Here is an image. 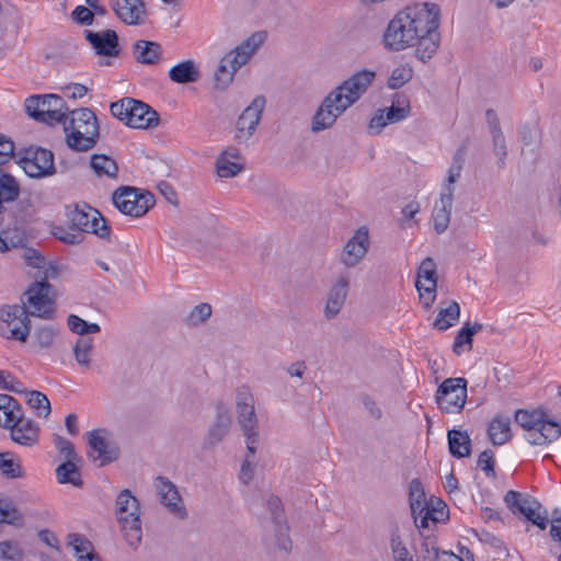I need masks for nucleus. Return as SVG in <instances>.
Wrapping results in <instances>:
<instances>
[{"label": "nucleus", "mask_w": 561, "mask_h": 561, "mask_svg": "<svg viewBox=\"0 0 561 561\" xmlns=\"http://www.w3.org/2000/svg\"><path fill=\"white\" fill-rule=\"evenodd\" d=\"M440 9L435 3L423 2L407 7L388 23L383 45L391 51H401L416 45L415 56L426 62L439 47Z\"/></svg>", "instance_id": "nucleus-1"}, {"label": "nucleus", "mask_w": 561, "mask_h": 561, "mask_svg": "<svg viewBox=\"0 0 561 561\" xmlns=\"http://www.w3.org/2000/svg\"><path fill=\"white\" fill-rule=\"evenodd\" d=\"M375 78V71L363 69L353 73L332 90L323 99L312 117V131L318 133L330 128L340 115L360 99Z\"/></svg>", "instance_id": "nucleus-2"}, {"label": "nucleus", "mask_w": 561, "mask_h": 561, "mask_svg": "<svg viewBox=\"0 0 561 561\" xmlns=\"http://www.w3.org/2000/svg\"><path fill=\"white\" fill-rule=\"evenodd\" d=\"M265 39V32H255L236 48L227 53L220 59L215 71V89L219 91L226 90L233 81L236 72L250 61Z\"/></svg>", "instance_id": "nucleus-3"}, {"label": "nucleus", "mask_w": 561, "mask_h": 561, "mask_svg": "<svg viewBox=\"0 0 561 561\" xmlns=\"http://www.w3.org/2000/svg\"><path fill=\"white\" fill-rule=\"evenodd\" d=\"M70 119L65 121L66 142L75 151H89L100 138V127L94 112L88 107L69 110Z\"/></svg>", "instance_id": "nucleus-4"}, {"label": "nucleus", "mask_w": 561, "mask_h": 561, "mask_svg": "<svg viewBox=\"0 0 561 561\" xmlns=\"http://www.w3.org/2000/svg\"><path fill=\"white\" fill-rule=\"evenodd\" d=\"M515 422L526 431L525 439L535 446H543L557 440L561 435L559 422L549 419L542 408L519 409L515 412Z\"/></svg>", "instance_id": "nucleus-5"}, {"label": "nucleus", "mask_w": 561, "mask_h": 561, "mask_svg": "<svg viewBox=\"0 0 561 561\" xmlns=\"http://www.w3.org/2000/svg\"><path fill=\"white\" fill-rule=\"evenodd\" d=\"M465 163V148H459L454 154L451 165L447 171L446 182L439 197V204H436L433 210L434 230L440 234L445 232L450 222L451 208L454 203V184L461 175Z\"/></svg>", "instance_id": "nucleus-6"}, {"label": "nucleus", "mask_w": 561, "mask_h": 561, "mask_svg": "<svg viewBox=\"0 0 561 561\" xmlns=\"http://www.w3.org/2000/svg\"><path fill=\"white\" fill-rule=\"evenodd\" d=\"M116 516L128 546L137 548L141 541V520L138 500L125 489L116 497Z\"/></svg>", "instance_id": "nucleus-7"}, {"label": "nucleus", "mask_w": 561, "mask_h": 561, "mask_svg": "<svg viewBox=\"0 0 561 561\" xmlns=\"http://www.w3.org/2000/svg\"><path fill=\"white\" fill-rule=\"evenodd\" d=\"M26 114L38 122L54 125L65 124L68 119L69 107L64 99L57 94H35L25 100Z\"/></svg>", "instance_id": "nucleus-8"}, {"label": "nucleus", "mask_w": 561, "mask_h": 561, "mask_svg": "<svg viewBox=\"0 0 561 561\" xmlns=\"http://www.w3.org/2000/svg\"><path fill=\"white\" fill-rule=\"evenodd\" d=\"M56 298L57 291L49 282H33L22 295L20 306H25L31 316L53 320Z\"/></svg>", "instance_id": "nucleus-9"}, {"label": "nucleus", "mask_w": 561, "mask_h": 561, "mask_svg": "<svg viewBox=\"0 0 561 561\" xmlns=\"http://www.w3.org/2000/svg\"><path fill=\"white\" fill-rule=\"evenodd\" d=\"M30 316L25 306H3L0 308V335L8 340L26 342L32 328Z\"/></svg>", "instance_id": "nucleus-10"}, {"label": "nucleus", "mask_w": 561, "mask_h": 561, "mask_svg": "<svg viewBox=\"0 0 561 561\" xmlns=\"http://www.w3.org/2000/svg\"><path fill=\"white\" fill-rule=\"evenodd\" d=\"M113 204L124 215L142 217L156 203L154 195L133 186H121L112 196Z\"/></svg>", "instance_id": "nucleus-11"}, {"label": "nucleus", "mask_w": 561, "mask_h": 561, "mask_svg": "<svg viewBox=\"0 0 561 561\" xmlns=\"http://www.w3.org/2000/svg\"><path fill=\"white\" fill-rule=\"evenodd\" d=\"M238 423L245 436L247 449L250 455L256 451L259 443L257 419L254 410V399L248 389H240L237 393Z\"/></svg>", "instance_id": "nucleus-12"}, {"label": "nucleus", "mask_w": 561, "mask_h": 561, "mask_svg": "<svg viewBox=\"0 0 561 561\" xmlns=\"http://www.w3.org/2000/svg\"><path fill=\"white\" fill-rule=\"evenodd\" d=\"M53 151L42 147L24 148L20 152V164L27 176L43 179L56 173Z\"/></svg>", "instance_id": "nucleus-13"}, {"label": "nucleus", "mask_w": 561, "mask_h": 561, "mask_svg": "<svg viewBox=\"0 0 561 561\" xmlns=\"http://www.w3.org/2000/svg\"><path fill=\"white\" fill-rule=\"evenodd\" d=\"M467 399V380L462 377L447 378L436 391L438 408L446 413H459Z\"/></svg>", "instance_id": "nucleus-14"}, {"label": "nucleus", "mask_w": 561, "mask_h": 561, "mask_svg": "<svg viewBox=\"0 0 561 561\" xmlns=\"http://www.w3.org/2000/svg\"><path fill=\"white\" fill-rule=\"evenodd\" d=\"M504 502L514 514L518 513L524 515L527 520L542 530L547 528L548 517L546 514L541 515V504L536 499L510 490L504 495Z\"/></svg>", "instance_id": "nucleus-15"}, {"label": "nucleus", "mask_w": 561, "mask_h": 561, "mask_svg": "<svg viewBox=\"0 0 561 561\" xmlns=\"http://www.w3.org/2000/svg\"><path fill=\"white\" fill-rule=\"evenodd\" d=\"M129 104H133L134 112L131 117L128 118V127L150 129L159 125L160 117L158 112L147 103L133 98H123L122 100L113 102L111 104V113L116 112L117 114H122L123 106H129Z\"/></svg>", "instance_id": "nucleus-16"}, {"label": "nucleus", "mask_w": 561, "mask_h": 561, "mask_svg": "<svg viewBox=\"0 0 561 561\" xmlns=\"http://www.w3.org/2000/svg\"><path fill=\"white\" fill-rule=\"evenodd\" d=\"M160 501L168 510L179 518H187V511L183 505L178 488L164 477H157L154 482Z\"/></svg>", "instance_id": "nucleus-17"}, {"label": "nucleus", "mask_w": 561, "mask_h": 561, "mask_svg": "<svg viewBox=\"0 0 561 561\" xmlns=\"http://www.w3.org/2000/svg\"><path fill=\"white\" fill-rule=\"evenodd\" d=\"M84 37L98 55L117 57L119 55L118 35L114 30L94 32L84 30Z\"/></svg>", "instance_id": "nucleus-18"}, {"label": "nucleus", "mask_w": 561, "mask_h": 561, "mask_svg": "<svg viewBox=\"0 0 561 561\" xmlns=\"http://www.w3.org/2000/svg\"><path fill=\"white\" fill-rule=\"evenodd\" d=\"M369 247L368 230L359 228L347 241L341 254V262L346 267L355 266L367 253Z\"/></svg>", "instance_id": "nucleus-19"}, {"label": "nucleus", "mask_w": 561, "mask_h": 561, "mask_svg": "<svg viewBox=\"0 0 561 561\" xmlns=\"http://www.w3.org/2000/svg\"><path fill=\"white\" fill-rule=\"evenodd\" d=\"M348 287L350 278L346 274L339 275L332 284L324 307V316L328 320L335 318L342 310L347 297Z\"/></svg>", "instance_id": "nucleus-20"}, {"label": "nucleus", "mask_w": 561, "mask_h": 561, "mask_svg": "<svg viewBox=\"0 0 561 561\" xmlns=\"http://www.w3.org/2000/svg\"><path fill=\"white\" fill-rule=\"evenodd\" d=\"M5 430L10 431V438L22 446H32L38 439V426L31 420L25 419L24 413L13 420Z\"/></svg>", "instance_id": "nucleus-21"}, {"label": "nucleus", "mask_w": 561, "mask_h": 561, "mask_svg": "<svg viewBox=\"0 0 561 561\" xmlns=\"http://www.w3.org/2000/svg\"><path fill=\"white\" fill-rule=\"evenodd\" d=\"M265 104V98L263 95H257L253 99L251 104L244 108L237 121V139L241 138V134L244 130L248 131V136H251L255 131Z\"/></svg>", "instance_id": "nucleus-22"}, {"label": "nucleus", "mask_w": 561, "mask_h": 561, "mask_svg": "<svg viewBox=\"0 0 561 561\" xmlns=\"http://www.w3.org/2000/svg\"><path fill=\"white\" fill-rule=\"evenodd\" d=\"M111 7L117 18L127 25L140 24L141 16L146 13L144 0H112Z\"/></svg>", "instance_id": "nucleus-23"}, {"label": "nucleus", "mask_w": 561, "mask_h": 561, "mask_svg": "<svg viewBox=\"0 0 561 561\" xmlns=\"http://www.w3.org/2000/svg\"><path fill=\"white\" fill-rule=\"evenodd\" d=\"M88 444L90 448L98 454L93 460H100V466L108 465L119 457V448L113 442L100 436L98 431L88 433Z\"/></svg>", "instance_id": "nucleus-24"}, {"label": "nucleus", "mask_w": 561, "mask_h": 561, "mask_svg": "<svg viewBox=\"0 0 561 561\" xmlns=\"http://www.w3.org/2000/svg\"><path fill=\"white\" fill-rule=\"evenodd\" d=\"M133 55L137 62L156 65L162 56V46L152 41L139 39L133 44Z\"/></svg>", "instance_id": "nucleus-25"}, {"label": "nucleus", "mask_w": 561, "mask_h": 561, "mask_svg": "<svg viewBox=\"0 0 561 561\" xmlns=\"http://www.w3.org/2000/svg\"><path fill=\"white\" fill-rule=\"evenodd\" d=\"M231 425V416L228 409L224 404L217 405L216 419L214 424L208 431L206 443L208 445H216L222 440V438L229 432Z\"/></svg>", "instance_id": "nucleus-26"}, {"label": "nucleus", "mask_w": 561, "mask_h": 561, "mask_svg": "<svg viewBox=\"0 0 561 561\" xmlns=\"http://www.w3.org/2000/svg\"><path fill=\"white\" fill-rule=\"evenodd\" d=\"M19 195L20 184L15 178L0 169V226L4 222V204L14 202Z\"/></svg>", "instance_id": "nucleus-27"}, {"label": "nucleus", "mask_w": 561, "mask_h": 561, "mask_svg": "<svg viewBox=\"0 0 561 561\" xmlns=\"http://www.w3.org/2000/svg\"><path fill=\"white\" fill-rule=\"evenodd\" d=\"M199 77V69L192 59L181 61L169 70L170 80L179 84L196 82Z\"/></svg>", "instance_id": "nucleus-28"}, {"label": "nucleus", "mask_w": 561, "mask_h": 561, "mask_svg": "<svg viewBox=\"0 0 561 561\" xmlns=\"http://www.w3.org/2000/svg\"><path fill=\"white\" fill-rule=\"evenodd\" d=\"M448 449L453 457L465 458L471 454V438L467 431L451 428L447 432Z\"/></svg>", "instance_id": "nucleus-29"}, {"label": "nucleus", "mask_w": 561, "mask_h": 561, "mask_svg": "<svg viewBox=\"0 0 561 561\" xmlns=\"http://www.w3.org/2000/svg\"><path fill=\"white\" fill-rule=\"evenodd\" d=\"M488 434L491 443L495 446L510 442L512 438L511 419L502 415L494 416L489 424Z\"/></svg>", "instance_id": "nucleus-30"}, {"label": "nucleus", "mask_w": 561, "mask_h": 561, "mask_svg": "<svg viewBox=\"0 0 561 561\" xmlns=\"http://www.w3.org/2000/svg\"><path fill=\"white\" fill-rule=\"evenodd\" d=\"M80 459L65 460L56 468V478L60 484H72L73 486L81 488L83 481L81 479L80 468L78 462Z\"/></svg>", "instance_id": "nucleus-31"}, {"label": "nucleus", "mask_w": 561, "mask_h": 561, "mask_svg": "<svg viewBox=\"0 0 561 561\" xmlns=\"http://www.w3.org/2000/svg\"><path fill=\"white\" fill-rule=\"evenodd\" d=\"M19 414H23L20 402L10 394L0 393V427H8Z\"/></svg>", "instance_id": "nucleus-32"}, {"label": "nucleus", "mask_w": 561, "mask_h": 561, "mask_svg": "<svg viewBox=\"0 0 561 561\" xmlns=\"http://www.w3.org/2000/svg\"><path fill=\"white\" fill-rule=\"evenodd\" d=\"M389 546L393 561H413L411 553L402 541L398 523L389 525Z\"/></svg>", "instance_id": "nucleus-33"}, {"label": "nucleus", "mask_w": 561, "mask_h": 561, "mask_svg": "<svg viewBox=\"0 0 561 561\" xmlns=\"http://www.w3.org/2000/svg\"><path fill=\"white\" fill-rule=\"evenodd\" d=\"M409 502L413 519L423 514L428 503L425 497L424 488L420 479H412L409 485Z\"/></svg>", "instance_id": "nucleus-34"}, {"label": "nucleus", "mask_w": 561, "mask_h": 561, "mask_svg": "<svg viewBox=\"0 0 561 561\" xmlns=\"http://www.w3.org/2000/svg\"><path fill=\"white\" fill-rule=\"evenodd\" d=\"M87 204H84L82 208L76 205L75 209L68 214L72 227L82 234L88 232L89 228H92V226L98 225V221L93 219V213L89 210Z\"/></svg>", "instance_id": "nucleus-35"}, {"label": "nucleus", "mask_w": 561, "mask_h": 561, "mask_svg": "<svg viewBox=\"0 0 561 561\" xmlns=\"http://www.w3.org/2000/svg\"><path fill=\"white\" fill-rule=\"evenodd\" d=\"M90 167L98 176L106 175L112 179L117 178L118 165L114 159L106 154L94 153L91 157Z\"/></svg>", "instance_id": "nucleus-36"}, {"label": "nucleus", "mask_w": 561, "mask_h": 561, "mask_svg": "<svg viewBox=\"0 0 561 561\" xmlns=\"http://www.w3.org/2000/svg\"><path fill=\"white\" fill-rule=\"evenodd\" d=\"M460 316V306L457 301L453 300L445 308H440L433 325L439 331H446L453 327Z\"/></svg>", "instance_id": "nucleus-37"}, {"label": "nucleus", "mask_w": 561, "mask_h": 561, "mask_svg": "<svg viewBox=\"0 0 561 561\" xmlns=\"http://www.w3.org/2000/svg\"><path fill=\"white\" fill-rule=\"evenodd\" d=\"M483 325L481 323L474 322L471 323L469 321L465 322L461 329L458 331L457 335L454 340L453 350L459 355L461 353L460 348L463 345H468V350L472 347L473 335L481 331Z\"/></svg>", "instance_id": "nucleus-38"}, {"label": "nucleus", "mask_w": 561, "mask_h": 561, "mask_svg": "<svg viewBox=\"0 0 561 561\" xmlns=\"http://www.w3.org/2000/svg\"><path fill=\"white\" fill-rule=\"evenodd\" d=\"M0 470L9 479L24 478L25 476L20 460L11 451L0 453Z\"/></svg>", "instance_id": "nucleus-39"}, {"label": "nucleus", "mask_w": 561, "mask_h": 561, "mask_svg": "<svg viewBox=\"0 0 561 561\" xmlns=\"http://www.w3.org/2000/svg\"><path fill=\"white\" fill-rule=\"evenodd\" d=\"M93 347L94 342L92 337L83 336L77 339L72 352L79 366L85 369L90 368Z\"/></svg>", "instance_id": "nucleus-40"}, {"label": "nucleus", "mask_w": 561, "mask_h": 561, "mask_svg": "<svg viewBox=\"0 0 561 561\" xmlns=\"http://www.w3.org/2000/svg\"><path fill=\"white\" fill-rule=\"evenodd\" d=\"M0 523L11 526H22L23 515L9 497H0Z\"/></svg>", "instance_id": "nucleus-41"}, {"label": "nucleus", "mask_w": 561, "mask_h": 561, "mask_svg": "<svg viewBox=\"0 0 561 561\" xmlns=\"http://www.w3.org/2000/svg\"><path fill=\"white\" fill-rule=\"evenodd\" d=\"M25 393L27 394L26 403L36 411L38 416L47 419L51 412L47 396L36 390L26 391Z\"/></svg>", "instance_id": "nucleus-42"}, {"label": "nucleus", "mask_w": 561, "mask_h": 561, "mask_svg": "<svg viewBox=\"0 0 561 561\" xmlns=\"http://www.w3.org/2000/svg\"><path fill=\"white\" fill-rule=\"evenodd\" d=\"M59 330L53 325H42L35 329L33 337L34 345L39 350H48L53 346Z\"/></svg>", "instance_id": "nucleus-43"}, {"label": "nucleus", "mask_w": 561, "mask_h": 561, "mask_svg": "<svg viewBox=\"0 0 561 561\" xmlns=\"http://www.w3.org/2000/svg\"><path fill=\"white\" fill-rule=\"evenodd\" d=\"M67 545L72 547L78 561L82 560L84 554L93 551L92 542L80 534H69L67 536Z\"/></svg>", "instance_id": "nucleus-44"}, {"label": "nucleus", "mask_w": 561, "mask_h": 561, "mask_svg": "<svg viewBox=\"0 0 561 561\" xmlns=\"http://www.w3.org/2000/svg\"><path fill=\"white\" fill-rule=\"evenodd\" d=\"M415 287H416V290L419 291V298H420L422 306L425 309H430L436 299L437 284L435 282L434 283H425L420 279H416Z\"/></svg>", "instance_id": "nucleus-45"}, {"label": "nucleus", "mask_w": 561, "mask_h": 561, "mask_svg": "<svg viewBox=\"0 0 561 561\" xmlns=\"http://www.w3.org/2000/svg\"><path fill=\"white\" fill-rule=\"evenodd\" d=\"M274 526V542L279 550L286 553L291 551L293 542L289 538V527L287 520L273 524Z\"/></svg>", "instance_id": "nucleus-46"}, {"label": "nucleus", "mask_w": 561, "mask_h": 561, "mask_svg": "<svg viewBox=\"0 0 561 561\" xmlns=\"http://www.w3.org/2000/svg\"><path fill=\"white\" fill-rule=\"evenodd\" d=\"M210 316L211 306L207 302H202L191 310L185 317L184 323L188 327H196L205 322Z\"/></svg>", "instance_id": "nucleus-47"}, {"label": "nucleus", "mask_w": 561, "mask_h": 561, "mask_svg": "<svg viewBox=\"0 0 561 561\" xmlns=\"http://www.w3.org/2000/svg\"><path fill=\"white\" fill-rule=\"evenodd\" d=\"M217 174L220 178H233L238 175L243 169V164L227 159L225 156H219L216 160Z\"/></svg>", "instance_id": "nucleus-48"}, {"label": "nucleus", "mask_w": 561, "mask_h": 561, "mask_svg": "<svg viewBox=\"0 0 561 561\" xmlns=\"http://www.w3.org/2000/svg\"><path fill=\"white\" fill-rule=\"evenodd\" d=\"M89 210L93 213V219L98 221L96 226H92L89 228L88 232L98 236L100 239L110 241L112 236V229L102 216V214L92 207H88Z\"/></svg>", "instance_id": "nucleus-49"}, {"label": "nucleus", "mask_w": 561, "mask_h": 561, "mask_svg": "<svg viewBox=\"0 0 561 561\" xmlns=\"http://www.w3.org/2000/svg\"><path fill=\"white\" fill-rule=\"evenodd\" d=\"M413 70L409 66H400L392 70L389 79L388 87L390 89H399L412 79Z\"/></svg>", "instance_id": "nucleus-50"}, {"label": "nucleus", "mask_w": 561, "mask_h": 561, "mask_svg": "<svg viewBox=\"0 0 561 561\" xmlns=\"http://www.w3.org/2000/svg\"><path fill=\"white\" fill-rule=\"evenodd\" d=\"M416 279L425 283L435 282L437 284L436 263L432 257H426L421 262L417 268Z\"/></svg>", "instance_id": "nucleus-51"}, {"label": "nucleus", "mask_w": 561, "mask_h": 561, "mask_svg": "<svg viewBox=\"0 0 561 561\" xmlns=\"http://www.w3.org/2000/svg\"><path fill=\"white\" fill-rule=\"evenodd\" d=\"M23 552L15 541L5 540L0 542V559L9 561H21Z\"/></svg>", "instance_id": "nucleus-52"}, {"label": "nucleus", "mask_w": 561, "mask_h": 561, "mask_svg": "<svg viewBox=\"0 0 561 561\" xmlns=\"http://www.w3.org/2000/svg\"><path fill=\"white\" fill-rule=\"evenodd\" d=\"M54 236L67 244H79L84 238V236L72 226L69 229L57 227L54 231Z\"/></svg>", "instance_id": "nucleus-53"}, {"label": "nucleus", "mask_w": 561, "mask_h": 561, "mask_svg": "<svg viewBox=\"0 0 561 561\" xmlns=\"http://www.w3.org/2000/svg\"><path fill=\"white\" fill-rule=\"evenodd\" d=\"M0 388L14 393L26 392L23 383L8 370H0Z\"/></svg>", "instance_id": "nucleus-54"}, {"label": "nucleus", "mask_w": 561, "mask_h": 561, "mask_svg": "<svg viewBox=\"0 0 561 561\" xmlns=\"http://www.w3.org/2000/svg\"><path fill=\"white\" fill-rule=\"evenodd\" d=\"M491 136H492V141H493V152L499 158L497 165L500 168H504L505 167V158L507 156V150H506V142H505L503 131L496 133V134H491Z\"/></svg>", "instance_id": "nucleus-55"}, {"label": "nucleus", "mask_w": 561, "mask_h": 561, "mask_svg": "<svg viewBox=\"0 0 561 561\" xmlns=\"http://www.w3.org/2000/svg\"><path fill=\"white\" fill-rule=\"evenodd\" d=\"M266 506L271 513L273 524L287 520L284 514L282 501L278 496L270 495L266 500Z\"/></svg>", "instance_id": "nucleus-56"}, {"label": "nucleus", "mask_w": 561, "mask_h": 561, "mask_svg": "<svg viewBox=\"0 0 561 561\" xmlns=\"http://www.w3.org/2000/svg\"><path fill=\"white\" fill-rule=\"evenodd\" d=\"M477 463H478V467L481 468V470L485 473L486 477H489V478L495 477V470H494L495 461H494V454L492 450L486 449V450L482 451L479 455Z\"/></svg>", "instance_id": "nucleus-57"}, {"label": "nucleus", "mask_w": 561, "mask_h": 561, "mask_svg": "<svg viewBox=\"0 0 561 561\" xmlns=\"http://www.w3.org/2000/svg\"><path fill=\"white\" fill-rule=\"evenodd\" d=\"M55 446L59 450L60 455L65 457V460L80 459V457L75 450L73 444L67 438L57 435L55 438Z\"/></svg>", "instance_id": "nucleus-58"}, {"label": "nucleus", "mask_w": 561, "mask_h": 561, "mask_svg": "<svg viewBox=\"0 0 561 561\" xmlns=\"http://www.w3.org/2000/svg\"><path fill=\"white\" fill-rule=\"evenodd\" d=\"M436 504L443 505L442 508L438 511V515L434 514L435 507L433 497L430 500V503L426 504V508L423 512V515L426 516L427 519L432 520L433 523L444 520L445 518L448 517L447 513L445 512V508L447 507L446 504L442 500H437Z\"/></svg>", "instance_id": "nucleus-59"}, {"label": "nucleus", "mask_w": 561, "mask_h": 561, "mask_svg": "<svg viewBox=\"0 0 561 561\" xmlns=\"http://www.w3.org/2000/svg\"><path fill=\"white\" fill-rule=\"evenodd\" d=\"M14 154V142L11 138L0 134V165L8 162Z\"/></svg>", "instance_id": "nucleus-60"}, {"label": "nucleus", "mask_w": 561, "mask_h": 561, "mask_svg": "<svg viewBox=\"0 0 561 561\" xmlns=\"http://www.w3.org/2000/svg\"><path fill=\"white\" fill-rule=\"evenodd\" d=\"M73 21L81 25H91L93 23V12L84 5H78L71 13Z\"/></svg>", "instance_id": "nucleus-61"}, {"label": "nucleus", "mask_w": 561, "mask_h": 561, "mask_svg": "<svg viewBox=\"0 0 561 561\" xmlns=\"http://www.w3.org/2000/svg\"><path fill=\"white\" fill-rule=\"evenodd\" d=\"M410 113V106H396L392 104L390 107L387 108V121L389 123H398L402 119H404Z\"/></svg>", "instance_id": "nucleus-62"}, {"label": "nucleus", "mask_w": 561, "mask_h": 561, "mask_svg": "<svg viewBox=\"0 0 561 561\" xmlns=\"http://www.w3.org/2000/svg\"><path fill=\"white\" fill-rule=\"evenodd\" d=\"M87 321L77 314H69L67 318V324L69 330L81 337L87 336Z\"/></svg>", "instance_id": "nucleus-63"}, {"label": "nucleus", "mask_w": 561, "mask_h": 561, "mask_svg": "<svg viewBox=\"0 0 561 561\" xmlns=\"http://www.w3.org/2000/svg\"><path fill=\"white\" fill-rule=\"evenodd\" d=\"M24 259L26 261V264L32 267H35L38 270H42L43 267H45L46 260H45L44 255L35 249H27L24 253Z\"/></svg>", "instance_id": "nucleus-64"}]
</instances>
